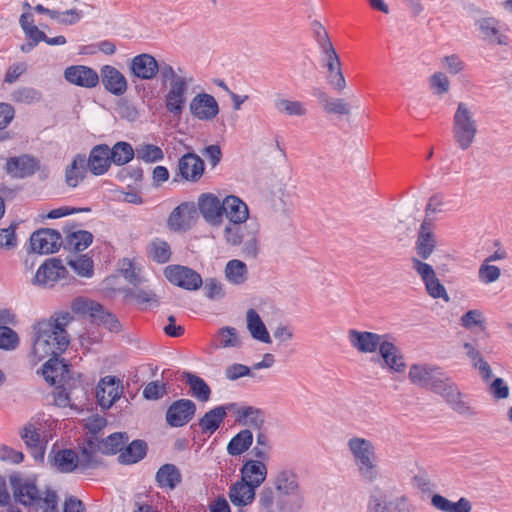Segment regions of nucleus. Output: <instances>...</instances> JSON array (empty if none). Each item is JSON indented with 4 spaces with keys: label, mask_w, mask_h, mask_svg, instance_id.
Here are the masks:
<instances>
[{
    "label": "nucleus",
    "mask_w": 512,
    "mask_h": 512,
    "mask_svg": "<svg viewBox=\"0 0 512 512\" xmlns=\"http://www.w3.org/2000/svg\"><path fill=\"white\" fill-rule=\"evenodd\" d=\"M73 321L70 312H56L32 326V353L38 360L60 356L69 346L66 327Z\"/></svg>",
    "instance_id": "nucleus-1"
},
{
    "label": "nucleus",
    "mask_w": 512,
    "mask_h": 512,
    "mask_svg": "<svg viewBox=\"0 0 512 512\" xmlns=\"http://www.w3.org/2000/svg\"><path fill=\"white\" fill-rule=\"evenodd\" d=\"M11 484L18 503L42 512H58V496L52 489L39 490L35 481L29 478H15Z\"/></svg>",
    "instance_id": "nucleus-2"
},
{
    "label": "nucleus",
    "mask_w": 512,
    "mask_h": 512,
    "mask_svg": "<svg viewBox=\"0 0 512 512\" xmlns=\"http://www.w3.org/2000/svg\"><path fill=\"white\" fill-rule=\"evenodd\" d=\"M222 238L228 246L242 245L241 252L245 258L256 259L260 251L259 225L255 222L226 223Z\"/></svg>",
    "instance_id": "nucleus-3"
},
{
    "label": "nucleus",
    "mask_w": 512,
    "mask_h": 512,
    "mask_svg": "<svg viewBox=\"0 0 512 512\" xmlns=\"http://www.w3.org/2000/svg\"><path fill=\"white\" fill-rule=\"evenodd\" d=\"M347 448L359 476L366 482H375L379 477L375 444L367 438L353 436L348 439Z\"/></svg>",
    "instance_id": "nucleus-4"
},
{
    "label": "nucleus",
    "mask_w": 512,
    "mask_h": 512,
    "mask_svg": "<svg viewBox=\"0 0 512 512\" xmlns=\"http://www.w3.org/2000/svg\"><path fill=\"white\" fill-rule=\"evenodd\" d=\"M478 133L475 107L467 102H459L453 115V139L461 150L469 149Z\"/></svg>",
    "instance_id": "nucleus-5"
},
{
    "label": "nucleus",
    "mask_w": 512,
    "mask_h": 512,
    "mask_svg": "<svg viewBox=\"0 0 512 512\" xmlns=\"http://www.w3.org/2000/svg\"><path fill=\"white\" fill-rule=\"evenodd\" d=\"M479 37L489 45L508 46L510 38L503 30V23L500 19L483 15L474 21Z\"/></svg>",
    "instance_id": "nucleus-6"
},
{
    "label": "nucleus",
    "mask_w": 512,
    "mask_h": 512,
    "mask_svg": "<svg viewBox=\"0 0 512 512\" xmlns=\"http://www.w3.org/2000/svg\"><path fill=\"white\" fill-rule=\"evenodd\" d=\"M322 63L327 69V82L337 91L346 88V80L341 69V60L334 46L321 49Z\"/></svg>",
    "instance_id": "nucleus-7"
},
{
    "label": "nucleus",
    "mask_w": 512,
    "mask_h": 512,
    "mask_svg": "<svg viewBox=\"0 0 512 512\" xmlns=\"http://www.w3.org/2000/svg\"><path fill=\"white\" fill-rule=\"evenodd\" d=\"M67 269L62 261L57 258H50L37 269L32 284L43 288L53 287L54 284L65 278Z\"/></svg>",
    "instance_id": "nucleus-8"
},
{
    "label": "nucleus",
    "mask_w": 512,
    "mask_h": 512,
    "mask_svg": "<svg viewBox=\"0 0 512 512\" xmlns=\"http://www.w3.org/2000/svg\"><path fill=\"white\" fill-rule=\"evenodd\" d=\"M40 169V161L33 155L22 154L6 160L4 170L15 179H25L33 176Z\"/></svg>",
    "instance_id": "nucleus-9"
},
{
    "label": "nucleus",
    "mask_w": 512,
    "mask_h": 512,
    "mask_svg": "<svg viewBox=\"0 0 512 512\" xmlns=\"http://www.w3.org/2000/svg\"><path fill=\"white\" fill-rule=\"evenodd\" d=\"M444 371L431 364H413L410 366L408 378L410 382L420 388L433 390Z\"/></svg>",
    "instance_id": "nucleus-10"
},
{
    "label": "nucleus",
    "mask_w": 512,
    "mask_h": 512,
    "mask_svg": "<svg viewBox=\"0 0 512 512\" xmlns=\"http://www.w3.org/2000/svg\"><path fill=\"white\" fill-rule=\"evenodd\" d=\"M164 274L170 283L186 290H197L202 285L200 274L186 266H168Z\"/></svg>",
    "instance_id": "nucleus-11"
},
{
    "label": "nucleus",
    "mask_w": 512,
    "mask_h": 512,
    "mask_svg": "<svg viewBox=\"0 0 512 512\" xmlns=\"http://www.w3.org/2000/svg\"><path fill=\"white\" fill-rule=\"evenodd\" d=\"M223 204L212 193L201 194L198 198V209L203 219L212 227H220L223 224Z\"/></svg>",
    "instance_id": "nucleus-12"
},
{
    "label": "nucleus",
    "mask_w": 512,
    "mask_h": 512,
    "mask_svg": "<svg viewBox=\"0 0 512 512\" xmlns=\"http://www.w3.org/2000/svg\"><path fill=\"white\" fill-rule=\"evenodd\" d=\"M193 78H187L184 80H177L169 84V89L165 95V107L166 110L174 116H180L184 110L188 86L192 83Z\"/></svg>",
    "instance_id": "nucleus-13"
},
{
    "label": "nucleus",
    "mask_w": 512,
    "mask_h": 512,
    "mask_svg": "<svg viewBox=\"0 0 512 512\" xmlns=\"http://www.w3.org/2000/svg\"><path fill=\"white\" fill-rule=\"evenodd\" d=\"M62 244L61 234L50 228H42L30 237V247L32 251L39 254H51L56 252Z\"/></svg>",
    "instance_id": "nucleus-14"
},
{
    "label": "nucleus",
    "mask_w": 512,
    "mask_h": 512,
    "mask_svg": "<svg viewBox=\"0 0 512 512\" xmlns=\"http://www.w3.org/2000/svg\"><path fill=\"white\" fill-rule=\"evenodd\" d=\"M350 345L360 353L370 354L380 349L387 335H380L369 331L350 329L348 331Z\"/></svg>",
    "instance_id": "nucleus-15"
},
{
    "label": "nucleus",
    "mask_w": 512,
    "mask_h": 512,
    "mask_svg": "<svg viewBox=\"0 0 512 512\" xmlns=\"http://www.w3.org/2000/svg\"><path fill=\"white\" fill-rule=\"evenodd\" d=\"M190 113L201 121H211L219 113L216 99L208 93L195 95L189 104Z\"/></svg>",
    "instance_id": "nucleus-16"
},
{
    "label": "nucleus",
    "mask_w": 512,
    "mask_h": 512,
    "mask_svg": "<svg viewBox=\"0 0 512 512\" xmlns=\"http://www.w3.org/2000/svg\"><path fill=\"white\" fill-rule=\"evenodd\" d=\"M196 405L189 399L174 401L166 411V421L171 427H182L194 416Z\"/></svg>",
    "instance_id": "nucleus-17"
},
{
    "label": "nucleus",
    "mask_w": 512,
    "mask_h": 512,
    "mask_svg": "<svg viewBox=\"0 0 512 512\" xmlns=\"http://www.w3.org/2000/svg\"><path fill=\"white\" fill-rule=\"evenodd\" d=\"M129 69L138 79L152 80L159 72V63L151 54L142 53L131 59Z\"/></svg>",
    "instance_id": "nucleus-18"
},
{
    "label": "nucleus",
    "mask_w": 512,
    "mask_h": 512,
    "mask_svg": "<svg viewBox=\"0 0 512 512\" xmlns=\"http://www.w3.org/2000/svg\"><path fill=\"white\" fill-rule=\"evenodd\" d=\"M273 488L280 495L295 496L300 491L298 475L293 469L281 468L272 478Z\"/></svg>",
    "instance_id": "nucleus-19"
},
{
    "label": "nucleus",
    "mask_w": 512,
    "mask_h": 512,
    "mask_svg": "<svg viewBox=\"0 0 512 512\" xmlns=\"http://www.w3.org/2000/svg\"><path fill=\"white\" fill-rule=\"evenodd\" d=\"M437 245V237L433 231L431 220L425 218L418 232L415 249L421 259H428Z\"/></svg>",
    "instance_id": "nucleus-20"
},
{
    "label": "nucleus",
    "mask_w": 512,
    "mask_h": 512,
    "mask_svg": "<svg viewBox=\"0 0 512 512\" xmlns=\"http://www.w3.org/2000/svg\"><path fill=\"white\" fill-rule=\"evenodd\" d=\"M42 374L50 385L64 386L70 379L69 367L59 356H50L43 366Z\"/></svg>",
    "instance_id": "nucleus-21"
},
{
    "label": "nucleus",
    "mask_w": 512,
    "mask_h": 512,
    "mask_svg": "<svg viewBox=\"0 0 512 512\" xmlns=\"http://www.w3.org/2000/svg\"><path fill=\"white\" fill-rule=\"evenodd\" d=\"M64 77L69 83L85 88H93L99 83L97 72L83 65L67 67L64 71Z\"/></svg>",
    "instance_id": "nucleus-22"
},
{
    "label": "nucleus",
    "mask_w": 512,
    "mask_h": 512,
    "mask_svg": "<svg viewBox=\"0 0 512 512\" xmlns=\"http://www.w3.org/2000/svg\"><path fill=\"white\" fill-rule=\"evenodd\" d=\"M379 353L383 368H388L396 373H401L405 370L406 364L400 349L393 342L389 341L387 337L383 341Z\"/></svg>",
    "instance_id": "nucleus-23"
},
{
    "label": "nucleus",
    "mask_w": 512,
    "mask_h": 512,
    "mask_svg": "<svg viewBox=\"0 0 512 512\" xmlns=\"http://www.w3.org/2000/svg\"><path fill=\"white\" fill-rule=\"evenodd\" d=\"M109 154H111L110 148L106 144H99L91 149L86 161L87 167L93 175L100 176L108 171L112 163Z\"/></svg>",
    "instance_id": "nucleus-24"
},
{
    "label": "nucleus",
    "mask_w": 512,
    "mask_h": 512,
    "mask_svg": "<svg viewBox=\"0 0 512 512\" xmlns=\"http://www.w3.org/2000/svg\"><path fill=\"white\" fill-rule=\"evenodd\" d=\"M181 177L189 182H197L204 173V162L195 153L183 155L178 162Z\"/></svg>",
    "instance_id": "nucleus-25"
},
{
    "label": "nucleus",
    "mask_w": 512,
    "mask_h": 512,
    "mask_svg": "<svg viewBox=\"0 0 512 512\" xmlns=\"http://www.w3.org/2000/svg\"><path fill=\"white\" fill-rule=\"evenodd\" d=\"M265 461L257 458L245 461L240 469L241 479L257 488L260 487L268 474Z\"/></svg>",
    "instance_id": "nucleus-26"
},
{
    "label": "nucleus",
    "mask_w": 512,
    "mask_h": 512,
    "mask_svg": "<svg viewBox=\"0 0 512 512\" xmlns=\"http://www.w3.org/2000/svg\"><path fill=\"white\" fill-rule=\"evenodd\" d=\"M121 394L118 381L113 376H106L101 379L96 388V397L99 405L104 408H110Z\"/></svg>",
    "instance_id": "nucleus-27"
},
{
    "label": "nucleus",
    "mask_w": 512,
    "mask_h": 512,
    "mask_svg": "<svg viewBox=\"0 0 512 512\" xmlns=\"http://www.w3.org/2000/svg\"><path fill=\"white\" fill-rule=\"evenodd\" d=\"M101 81L105 89L116 96L123 95L128 88L125 76L118 69L110 65L102 67Z\"/></svg>",
    "instance_id": "nucleus-28"
},
{
    "label": "nucleus",
    "mask_w": 512,
    "mask_h": 512,
    "mask_svg": "<svg viewBox=\"0 0 512 512\" xmlns=\"http://www.w3.org/2000/svg\"><path fill=\"white\" fill-rule=\"evenodd\" d=\"M224 217L227 219V223L247 222L249 219V208L238 196L228 195L224 198Z\"/></svg>",
    "instance_id": "nucleus-29"
},
{
    "label": "nucleus",
    "mask_w": 512,
    "mask_h": 512,
    "mask_svg": "<svg viewBox=\"0 0 512 512\" xmlns=\"http://www.w3.org/2000/svg\"><path fill=\"white\" fill-rule=\"evenodd\" d=\"M88 170L86 155L76 154L65 169L66 184L71 188L77 187L85 179Z\"/></svg>",
    "instance_id": "nucleus-30"
},
{
    "label": "nucleus",
    "mask_w": 512,
    "mask_h": 512,
    "mask_svg": "<svg viewBox=\"0 0 512 512\" xmlns=\"http://www.w3.org/2000/svg\"><path fill=\"white\" fill-rule=\"evenodd\" d=\"M256 488L257 487L240 479L231 485L229 499L236 506H247L254 501Z\"/></svg>",
    "instance_id": "nucleus-31"
},
{
    "label": "nucleus",
    "mask_w": 512,
    "mask_h": 512,
    "mask_svg": "<svg viewBox=\"0 0 512 512\" xmlns=\"http://www.w3.org/2000/svg\"><path fill=\"white\" fill-rule=\"evenodd\" d=\"M235 404L217 406L204 414L199 420V427L203 433H214L227 415V409L233 408Z\"/></svg>",
    "instance_id": "nucleus-32"
},
{
    "label": "nucleus",
    "mask_w": 512,
    "mask_h": 512,
    "mask_svg": "<svg viewBox=\"0 0 512 512\" xmlns=\"http://www.w3.org/2000/svg\"><path fill=\"white\" fill-rule=\"evenodd\" d=\"M463 348L466 351V355L469 358L472 367L478 371V374L484 382H489L492 379L493 372L489 363L484 359L480 351L469 342H465L463 344Z\"/></svg>",
    "instance_id": "nucleus-33"
},
{
    "label": "nucleus",
    "mask_w": 512,
    "mask_h": 512,
    "mask_svg": "<svg viewBox=\"0 0 512 512\" xmlns=\"http://www.w3.org/2000/svg\"><path fill=\"white\" fill-rule=\"evenodd\" d=\"M99 453H101V450L100 444H98V438L93 437L87 440L81 449L80 455H78L80 469L84 471L90 468H96L100 464Z\"/></svg>",
    "instance_id": "nucleus-34"
},
{
    "label": "nucleus",
    "mask_w": 512,
    "mask_h": 512,
    "mask_svg": "<svg viewBox=\"0 0 512 512\" xmlns=\"http://www.w3.org/2000/svg\"><path fill=\"white\" fill-rule=\"evenodd\" d=\"M246 324L253 339L266 344L272 342L270 334L256 310L251 308L246 312Z\"/></svg>",
    "instance_id": "nucleus-35"
},
{
    "label": "nucleus",
    "mask_w": 512,
    "mask_h": 512,
    "mask_svg": "<svg viewBox=\"0 0 512 512\" xmlns=\"http://www.w3.org/2000/svg\"><path fill=\"white\" fill-rule=\"evenodd\" d=\"M431 505L441 512H471L472 510L471 501L465 497L452 502L440 494H434L431 497Z\"/></svg>",
    "instance_id": "nucleus-36"
},
{
    "label": "nucleus",
    "mask_w": 512,
    "mask_h": 512,
    "mask_svg": "<svg viewBox=\"0 0 512 512\" xmlns=\"http://www.w3.org/2000/svg\"><path fill=\"white\" fill-rule=\"evenodd\" d=\"M155 480L160 488L173 490L182 481V476L176 465L168 463L158 469Z\"/></svg>",
    "instance_id": "nucleus-37"
},
{
    "label": "nucleus",
    "mask_w": 512,
    "mask_h": 512,
    "mask_svg": "<svg viewBox=\"0 0 512 512\" xmlns=\"http://www.w3.org/2000/svg\"><path fill=\"white\" fill-rule=\"evenodd\" d=\"M194 210L187 204L183 203L177 206L169 215L168 226L175 231L186 230L190 227Z\"/></svg>",
    "instance_id": "nucleus-38"
},
{
    "label": "nucleus",
    "mask_w": 512,
    "mask_h": 512,
    "mask_svg": "<svg viewBox=\"0 0 512 512\" xmlns=\"http://www.w3.org/2000/svg\"><path fill=\"white\" fill-rule=\"evenodd\" d=\"M40 428L34 423H27L22 432L21 438L26 446L34 451V457H43L44 455V440L40 434Z\"/></svg>",
    "instance_id": "nucleus-39"
},
{
    "label": "nucleus",
    "mask_w": 512,
    "mask_h": 512,
    "mask_svg": "<svg viewBox=\"0 0 512 512\" xmlns=\"http://www.w3.org/2000/svg\"><path fill=\"white\" fill-rule=\"evenodd\" d=\"M242 345V341L238 330L231 326H225L220 328L214 335L212 347L218 348H239Z\"/></svg>",
    "instance_id": "nucleus-40"
},
{
    "label": "nucleus",
    "mask_w": 512,
    "mask_h": 512,
    "mask_svg": "<svg viewBox=\"0 0 512 512\" xmlns=\"http://www.w3.org/2000/svg\"><path fill=\"white\" fill-rule=\"evenodd\" d=\"M226 280L232 285H243L248 280V267L239 259L229 260L224 268Z\"/></svg>",
    "instance_id": "nucleus-41"
},
{
    "label": "nucleus",
    "mask_w": 512,
    "mask_h": 512,
    "mask_svg": "<svg viewBox=\"0 0 512 512\" xmlns=\"http://www.w3.org/2000/svg\"><path fill=\"white\" fill-rule=\"evenodd\" d=\"M274 107L280 114L289 117H305L308 114L306 104L299 100L278 97L274 100Z\"/></svg>",
    "instance_id": "nucleus-42"
},
{
    "label": "nucleus",
    "mask_w": 512,
    "mask_h": 512,
    "mask_svg": "<svg viewBox=\"0 0 512 512\" xmlns=\"http://www.w3.org/2000/svg\"><path fill=\"white\" fill-rule=\"evenodd\" d=\"M432 392L440 396L448 405L456 397L460 396L462 391L453 379L444 372L437 384L434 385Z\"/></svg>",
    "instance_id": "nucleus-43"
},
{
    "label": "nucleus",
    "mask_w": 512,
    "mask_h": 512,
    "mask_svg": "<svg viewBox=\"0 0 512 512\" xmlns=\"http://www.w3.org/2000/svg\"><path fill=\"white\" fill-rule=\"evenodd\" d=\"M147 445L142 440L132 441L125 449L123 448L118 456L122 464H134L143 459L146 455Z\"/></svg>",
    "instance_id": "nucleus-44"
},
{
    "label": "nucleus",
    "mask_w": 512,
    "mask_h": 512,
    "mask_svg": "<svg viewBox=\"0 0 512 512\" xmlns=\"http://www.w3.org/2000/svg\"><path fill=\"white\" fill-rule=\"evenodd\" d=\"M54 465L62 473H71L80 468L78 455L71 449L58 451L54 456Z\"/></svg>",
    "instance_id": "nucleus-45"
},
{
    "label": "nucleus",
    "mask_w": 512,
    "mask_h": 512,
    "mask_svg": "<svg viewBox=\"0 0 512 512\" xmlns=\"http://www.w3.org/2000/svg\"><path fill=\"white\" fill-rule=\"evenodd\" d=\"M238 421L245 426H250L260 430L264 424L265 416L263 411L252 406H243L236 411Z\"/></svg>",
    "instance_id": "nucleus-46"
},
{
    "label": "nucleus",
    "mask_w": 512,
    "mask_h": 512,
    "mask_svg": "<svg viewBox=\"0 0 512 512\" xmlns=\"http://www.w3.org/2000/svg\"><path fill=\"white\" fill-rule=\"evenodd\" d=\"M253 443V434L248 429L237 433L228 443L227 452L231 456H238L246 452Z\"/></svg>",
    "instance_id": "nucleus-47"
},
{
    "label": "nucleus",
    "mask_w": 512,
    "mask_h": 512,
    "mask_svg": "<svg viewBox=\"0 0 512 512\" xmlns=\"http://www.w3.org/2000/svg\"><path fill=\"white\" fill-rule=\"evenodd\" d=\"M93 235L85 230H78L66 236L64 247L70 251L80 252L91 245Z\"/></svg>",
    "instance_id": "nucleus-48"
},
{
    "label": "nucleus",
    "mask_w": 512,
    "mask_h": 512,
    "mask_svg": "<svg viewBox=\"0 0 512 512\" xmlns=\"http://www.w3.org/2000/svg\"><path fill=\"white\" fill-rule=\"evenodd\" d=\"M183 377L186 379L195 398L202 402L209 400L211 394L210 387L201 377L190 372H183Z\"/></svg>",
    "instance_id": "nucleus-49"
},
{
    "label": "nucleus",
    "mask_w": 512,
    "mask_h": 512,
    "mask_svg": "<svg viewBox=\"0 0 512 512\" xmlns=\"http://www.w3.org/2000/svg\"><path fill=\"white\" fill-rule=\"evenodd\" d=\"M111 162L117 166H122L130 162L135 156V150L132 145L125 141H119L110 148Z\"/></svg>",
    "instance_id": "nucleus-50"
},
{
    "label": "nucleus",
    "mask_w": 512,
    "mask_h": 512,
    "mask_svg": "<svg viewBox=\"0 0 512 512\" xmlns=\"http://www.w3.org/2000/svg\"><path fill=\"white\" fill-rule=\"evenodd\" d=\"M127 441L128 437L125 433L116 432L105 439H98V444H100L101 454L109 455L117 452L121 453Z\"/></svg>",
    "instance_id": "nucleus-51"
},
{
    "label": "nucleus",
    "mask_w": 512,
    "mask_h": 512,
    "mask_svg": "<svg viewBox=\"0 0 512 512\" xmlns=\"http://www.w3.org/2000/svg\"><path fill=\"white\" fill-rule=\"evenodd\" d=\"M101 307V304L83 297H78L71 303L73 313L89 317L92 321L96 318V314L101 312Z\"/></svg>",
    "instance_id": "nucleus-52"
},
{
    "label": "nucleus",
    "mask_w": 512,
    "mask_h": 512,
    "mask_svg": "<svg viewBox=\"0 0 512 512\" xmlns=\"http://www.w3.org/2000/svg\"><path fill=\"white\" fill-rule=\"evenodd\" d=\"M135 155L145 163H156L164 159L163 150L154 144L142 143L136 147Z\"/></svg>",
    "instance_id": "nucleus-53"
},
{
    "label": "nucleus",
    "mask_w": 512,
    "mask_h": 512,
    "mask_svg": "<svg viewBox=\"0 0 512 512\" xmlns=\"http://www.w3.org/2000/svg\"><path fill=\"white\" fill-rule=\"evenodd\" d=\"M429 88L433 95L442 97L449 93L451 83L448 75L444 71H436L428 78Z\"/></svg>",
    "instance_id": "nucleus-54"
},
{
    "label": "nucleus",
    "mask_w": 512,
    "mask_h": 512,
    "mask_svg": "<svg viewBox=\"0 0 512 512\" xmlns=\"http://www.w3.org/2000/svg\"><path fill=\"white\" fill-rule=\"evenodd\" d=\"M319 98L323 109L329 114L348 115L350 113L349 104L342 98H330L326 93H321Z\"/></svg>",
    "instance_id": "nucleus-55"
},
{
    "label": "nucleus",
    "mask_w": 512,
    "mask_h": 512,
    "mask_svg": "<svg viewBox=\"0 0 512 512\" xmlns=\"http://www.w3.org/2000/svg\"><path fill=\"white\" fill-rule=\"evenodd\" d=\"M440 65L443 71L448 75H460L466 69V63L458 54H449L440 58Z\"/></svg>",
    "instance_id": "nucleus-56"
},
{
    "label": "nucleus",
    "mask_w": 512,
    "mask_h": 512,
    "mask_svg": "<svg viewBox=\"0 0 512 512\" xmlns=\"http://www.w3.org/2000/svg\"><path fill=\"white\" fill-rule=\"evenodd\" d=\"M67 264L80 277L90 278L94 273L93 261L87 255L76 256L67 261Z\"/></svg>",
    "instance_id": "nucleus-57"
},
{
    "label": "nucleus",
    "mask_w": 512,
    "mask_h": 512,
    "mask_svg": "<svg viewBox=\"0 0 512 512\" xmlns=\"http://www.w3.org/2000/svg\"><path fill=\"white\" fill-rule=\"evenodd\" d=\"M150 257L158 263H166L171 257L170 246L167 242L155 239L149 245Z\"/></svg>",
    "instance_id": "nucleus-58"
},
{
    "label": "nucleus",
    "mask_w": 512,
    "mask_h": 512,
    "mask_svg": "<svg viewBox=\"0 0 512 512\" xmlns=\"http://www.w3.org/2000/svg\"><path fill=\"white\" fill-rule=\"evenodd\" d=\"M448 406L460 416L467 419L474 418L478 413L476 409L467 400V396L461 392Z\"/></svg>",
    "instance_id": "nucleus-59"
},
{
    "label": "nucleus",
    "mask_w": 512,
    "mask_h": 512,
    "mask_svg": "<svg viewBox=\"0 0 512 512\" xmlns=\"http://www.w3.org/2000/svg\"><path fill=\"white\" fill-rule=\"evenodd\" d=\"M501 269L487 262H482L478 269V280L484 285L492 284L499 280Z\"/></svg>",
    "instance_id": "nucleus-60"
},
{
    "label": "nucleus",
    "mask_w": 512,
    "mask_h": 512,
    "mask_svg": "<svg viewBox=\"0 0 512 512\" xmlns=\"http://www.w3.org/2000/svg\"><path fill=\"white\" fill-rule=\"evenodd\" d=\"M271 448L268 435L264 431L259 430L256 435V446L252 449L254 457L261 460H269Z\"/></svg>",
    "instance_id": "nucleus-61"
},
{
    "label": "nucleus",
    "mask_w": 512,
    "mask_h": 512,
    "mask_svg": "<svg viewBox=\"0 0 512 512\" xmlns=\"http://www.w3.org/2000/svg\"><path fill=\"white\" fill-rule=\"evenodd\" d=\"M461 325L466 329H472L473 327H479L481 330L485 329L486 319L484 314L479 309H473L467 311L462 315L460 319Z\"/></svg>",
    "instance_id": "nucleus-62"
},
{
    "label": "nucleus",
    "mask_w": 512,
    "mask_h": 512,
    "mask_svg": "<svg viewBox=\"0 0 512 512\" xmlns=\"http://www.w3.org/2000/svg\"><path fill=\"white\" fill-rule=\"evenodd\" d=\"M427 293L434 299H443L445 302L450 301V297L440 280L435 275L424 282Z\"/></svg>",
    "instance_id": "nucleus-63"
},
{
    "label": "nucleus",
    "mask_w": 512,
    "mask_h": 512,
    "mask_svg": "<svg viewBox=\"0 0 512 512\" xmlns=\"http://www.w3.org/2000/svg\"><path fill=\"white\" fill-rule=\"evenodd\" d=\"M18 344V334L8 326H0V349L14 350Z\"/></svg>",
    "instance_id": "nucleus-64"
}]
</instances>
